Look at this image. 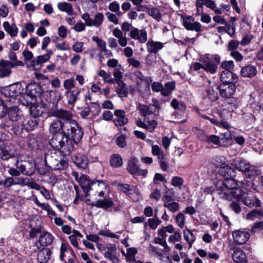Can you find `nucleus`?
I'll return each mask as SVG.
<instances>
[{
  "label": "nucleus",
  "mask_w": 263,
  "mask_h": 263,
  "mask_svg": "<svg viewBox=\"0 0 263 263\" xmlns=\"http://www.w3.org/2000/svg\"><path fill=\"white\" fill-rule=\"evenodd\" d=\"M23 89L19 83H16L4 87L2 92L7 97L16 98L22 92Z\"/></svg>",
  "instance_id": "15"
},
{
  "label": "nucleus",
  "mask_w": 263,
  "mask_h": 263,
  "mask_svg": "<svg viewBox=\"0 0 263 263\" xmlns=\"http://www.w3.org/2000/svg\"><path fill=\"white\" fill-rule=\"evenodd\" d=\"M138 251L136 248L132 247L127 249L126 260L127 262L133 263L136 261V255Z\"/></svg>",
  "instance_id": "51"
},
{
  "label": "nucleus",
  "mask_w": 263,
  "mask_h": 263,
  "mask_svg": "<svg viewBox=\"0 0 263 263\" xmlns=\"http://www.w3.org/2000/svg\"><path fill=\"white\" fill-rule=\"evenodd\" d=\"M220 175L224 179L231 178L235 176V171L232 167L229 166H224L219 171Z\"/></svg>",
  "instance_id": "39"
},
{
  "label": "nucleus",
  "mask_w": 263,
  "mask_h": 263,
  "mask_svg": "<svg viewBox=\"0 0 263 263\" xmlns=\"http://www.w3.org/2000/svg\"><path fill=\"white\" fill-rule=\"evenodd\" d=\"M201 139L202 141H205L208 143H213L216 145L221 146V140H220V137L214 135H211L210 136L204 135L202 137Z\"/></svg>",
  "instance_id": "49"
},
{
  "label": "nucleus",
  "mask_w": 263,
  "mask_h": 263,
  "mask_svg": "<svg viewBox=\"0 0 263 263\" xmlns=\"http://www.w3.org/2000/svg\"><path fill=\"white\" fill-rule=\"evenodd\" d=\"M7 114L12 121L18 122L24 118L22 111L16 106H11L8 109Z\"/></svg>",
  "instance_id": "23"
},
{
  "label": "nucleus",
  "mask_w": 263,
  "mask_h": 263,
  "mask_svg": "<svg viewBox=\"0 0 263 263\" xmlns=\"http://www.w3.org/2000/svg\"><path fill=\"white\" fill-rule=\"evenodd\" d=\"M218 87H215V89L211 87L206 90V97L212 101H215L218 99Z\"/></svg>",
  "instance_id": "52"
},
{
  "label": "nucleus",
  "mask_w": 263,
  "mask_h": 263,
  "mask_svg": "<svg viewBox=\"0 0 263 263\" xmlns=\"http://www.w3.org/2000/svg\"><path fill=\"white\" fill-rule=\"evenodd\" d=\"M118 87H117V92L120 97H126L128 95V89L126 87L125 83L123 81L118 82Z\"/></svg>",
  "instance_id": "50"
},
{
  "label": "nucleus",
  "mask_w": 263,
  "mask_h": 263,
  "mask_svg": "<svg viewBox=\"0 0 263 263\" xmlns=\"http://www.w3.org/2000/svg\"><path fill=\"white\" fill-rule=\"evenodd\" d=\"M41 91L42 87L38 84L30 83L26 87V92L33 99H36L37 97L42 99L49 94L48 91L41 92Z\"/></svg>",
  "instance_id": "12"
},
{
  "label": "nucleus",
  "mask_w": 263,
  "mask_h": 263,
  "mask_svg": "<svg viewBox=\"0 0 263 263\" xmlns=\"http://www.w3.org/2000/svg\"><path fill=\"white\" fill-rule=\"evenodd\" d=\"M46 159L48 166L53 170H65L68 167V162L61 158L57 159L53 156L47 157Z\"/></svg>",
  "instance_id": "14"
},
{
  "label": "nucleus",
  "mask_w": 263,
  "mask_h": 263,
  "mask_svg": "<svg viewBox=\"0 0 263 263\" xmlns=\"http://www.w3.org/2000/svg\"><path fill=\"white\" fill-rule=\"evenodd\" d=\"M33 99L31 98L30 96L26 92V94H24L20 96L19 98V101L24 106H31L32 104V100Z\"/></svg>",
  "instance_id": "64"
},
{
  "label": "nucleus",
  "mask_w": 263,
  "mask_h": 263,
  "mask_svg": "<svg viewBox=\"0 0 263 263\" xmlns=\"http://www.w3.org/2000/svg\"><path fill=\"white\" fill-rule=\"evenodd\" d=\"M114 184L116 185L119 191L128 196L134 194L138 195L139 193L137 187L134 185L118 182H116Z\"/></svg>",
  "instance_id": "20"
},
{
  "label": "nucleus",
  "mask_w": 263,
  "mask_h": 263,
  "mask_svg": "<svg viewBox=\"0 0 263 263\" xmlns=\"http://www.w3.org/2000/svg\"><path fill=\"white\" fill-rule=\"evenodd\" d=\"M220 80L222 84H235L238 81V78L236 74L231 71H222L220 74Z\"/></svg>",
  "instance_id": "24"
},
{
  "label": "nucleus",
  "mask_w": 263,
  "mask_h": 263,
  "mask_svg": "<svg viewBox=\"0 0 263 263\" xmlns=\"http://www.w3.org/2000/svg\"><path fill=\"white\" fill-rule=\"evenodd\" d=\"M22 177L13 178L12 177H7L5 179L0 180V186L7 189L11 187L12 185H20L22 184Z\"/></svg>",
  "instance_id": "28"
},
{
  "label": "nucleus",
  "mask_w": 263,
  "mask_h": 263,
  "mask_svg": "<svg viewBox=\"0 0 263 263\" xmlns=\"http://www.w3.org/2000/svg\"><path fill=\"white\" fill-rule=\"evenodd\" d=\"M72 162L81 169H85L88 165L87 157L82 153H77L72 157Z\"/></svg>",
  "instance_id": "21"
},
{
  "label": "nucleus",
  "mask_w": 263,
  "mask_h": 263,
  "mask_svg": "<svg viewBox=\"0 0 263 263\" xmlns=\"http://www.w3.org/2000/svg\"><path fill=\"white\" fill-rule=\"evenodd\" d=\"M134 76H135L136 78L137 79V83L138 84H140V82L145 80L147 83L146 84L145 89V92L143 95V97H146L150 95V87L149 84L148 83V82H152V79L151 78H146V79H144V77L142 73L140 71H136L134 72Z\"/></svg>",
  "instance_id": "30"
},
{
  "label": "nucleus",
  "mask_w": 263,
  "mask_h": 263,
  "mask_svg": "<svg viewBox=\"0 0 263 263\" xmlns=\"http://www.w3.org/2000/svg\"><path fill=\"white\" fill-rule=\"evenodd\" d=\"M58 8L61 11L65 12L69 15H72L74 12L72 6L67 2H60L58 4Z\"/></svg>",
  "instance_id": "46"
},
{
  "label": "nucleus",
  "mask_w": 263,
  "mask_h": 263,
  "mask_svg": "<svg viewBox=\"0 0 263 263\" xmlns=\"http://www.w3.org/2000/svg\"><path fill=\"white\" fill-rule=\"evenodd\" d=\"M122 30H120L119 28H115L112 30L113 35L118 39L117 43L123 47H126L127 45V39L125 36H123Z\"/></svg>",
  "instance_id": "31"
},
{
  "label": "nucleus",
  "mask_w": 263,
  "mask_h": 263,
  "mask_svg": "<svg viewBox=\"0 0 263 263\" xmlns=\"http://www.w3.org/2000/svg\"><path fill=\"white\" fill-rule=\"evenodd\" d=\"M18 155L15 146L9 142L4 144L1 158L4 160L16 157Z\"/></svg>",
  "instance_id": "17"
},
{
  "label": "nucleus",
  "mask_w": 263,
  "mask_h": 263,
  "mask_svg": "<svg viewBox=\"0 0 263 263\" xmlns=\"http://www.w3.org/2000/svg\"><path fill=\"white\" fill-rule=\"evenodd\" d=\"M226 158L222 156H216L212 159V163L216 167L222 168L226 165Z\"/></svg>",
  "instance_id": "60"
},
{
  "label": "nucleus",
  "mask_w": 263,
  "mask_h": 263,
  "mask_svg": "<svg viewBox=\"0 0 263 263\" xmlns=\"http://www.w3.org/2000/svg\"><path fill=\"white\" fill-rule=\"evenodd\" d=\"M232 258L237 263H245L246 261V255L245 252L240 249H236L234 251Z\"/></svg>",
  "instance_id": "37"
},
{
  "label": "nucleus",
  "mask_w": 263,
  "mask_h": 263,
  "mask_svg": "<svg viewBox=\"0 0 263 263\" xmlns=\"http://www.w3.org/2000/svg\"><path fill=\"white\" fill-rule=\"evenodd\" d=\"M163 47V44L160 42L149 41L146 43L147 51L149 53H157Z\"/></svg>",
  "instance_id": "32"
},
{
  "label": "nucleus",
  "mask_w": 263,
  "mask_h": 263,
  "mask_svg": "<svg viewBox=\"0 0 263 263\" xmlns=\"http://www.w3.org/2000/svg\"><path fill=\"white\" fill-rule=\"evenodd\" d=\"M121 28L124 32L125 35L129 32L128 36L132 39L138 41L139 43H145L147 40V32L144 29H139L134 27L129 22H123Z\"/></svg>",
  "instance_id": "5"
},
{
  "label": "nucleus",
  "mask_w": 263,
  "mask_h": 263,
  "mask_svg": "<svg viewBox=\"0 0 263 263\" xmlns=\"http://www.w3.org/2000/svg\"><path fill=\"white\" fill-rule=\"evenodd\" d=\"M92 40L97 43V46L102 50V51L109 52V50L106 49V44L104 40L100 39L97 36H93L92 37Z\"/></svg>",
  "instance_id": "59"
},
{
  "label": "nucleus",
  "mask_w": 263,
  "mask_h": 263,
  "mask_svg": "<svg viewBox=\"0 0 263 263\" xmlns=\"http://www.w3.org/2000/svg\"><path fill=\"white\" fill-rule=\"evenodd\" d=\"M103 20V14L102 13H98L95 15L93 20L91 19V22L89 24V26H93L96 27H98L102 24Z\"/></svg>",
  "instance_id": "58"
},
{
  "label": "nucleus",
  "mask_w": 263,
  "mask_h": 263,
  "mask_svg": "<svg viewBox=\"0 0 263 263\" xmlns=\"http://www.w3.org/2000/svg\"><path fill=\"white\" fill-rule=\"evenodd\" d=\"M236 85L233 83L221 84L219 87L220 95L223 98L230 99L229 104L233 105L234 108H236L238 104V100L233 97L236 91Z\"/></svg>",
  "instance_id": "6"
},
{
  "label": "nucleus",
  "mask_w": 263,
  "mask_h": 263,
  "mask_svg": "<svg viewBox=\"0 0 263 263\" xmlns=\"http://www.w3.org/2000/svg\"><path fill=\"white\" fill-rule=\"evenodd\" d=\"M194 232H197L196 230H190L186 228L183 231V236L184 239L189 243L190 247H192L193 243L196 240V237L194 234Z\"/></svg>",
  "instance_id": "42"
},
{
  "label": "nucleus",
  "mask_w": 263,
  "mask_h": 263,
  "mask_svg": "<svg viewBox=\"0 0 263 263\" xmlns=\"http://www.w3.org/2000/svg\"><path fill=\"white\" fill-rule=\"evenodd\" d=\"M23 124L22 120L16 122L12 125V130L15 135L18 136H22L23 131L25 130Z\"/></svg>",
  "instance_id": "56"
},
{
  "label": "nucleus",
  "mask_w": 263,
  "mask_h": 263,
  "mask_svg": "<svg viewBox=\"0 0 263 263\" xmlns=\"http://www.w3.org/2000/svg\"><path fill=\"white\" fill-rule=\"evenodd\" d=\"M72 142L66 137L61 135L54 136L49 141L50 145L58 150L64 157L69 155L72 152L73 149Z\"/></svg>",
  "instance_id": "4"
},
{
  "label": "nucleus",
  "mask_w": 263,
  "mask_h": 263,
  "mask_svg": "<svg viewBox=\"0 0 263 263\" xmlns=\"http://www.w3.org/2000/svg\"><path fill=\"white\" fill-rule=\"evenodd\" d=\"M261 218H263V210L262 209H253L250 211L246 216V219L250 220H254Z\"/></svg>",
  "instance_id": "48"
},
{
  "label": "nucleus",
  "mask_w": 263,
  "mask_h": 263,
  "mask_svg": "<svg viewBox=\"0 0 263 263\" xmlns=\"http://www.w3.org/2000/svg\"><path fill=\"white\" fill-rule=\"evenodd\" d=\"M176 84L174 81L167 82L163 86L161 94L164 97H167L170 95L172 91L175 89Z\"/></svg>",
  "instance_id": "47"
},
{
  "label": "nucleus",
  "mask_w": 263,
  "mask_h": 263,
  "mask_svg": "<svg viewBox=\"0 0 263 263\" xmlns=\"http://www.w3.org/2000/svg\"><path fill=\"white\" fill-rule=\"evenodd\" d=\"M35 221L34 219H32L30 221V227L31 228V230L29 233V237L30 238H34L36 236L37 234L40 233L41 231V227L40 224L41 223V221L38 219L35 220V223L36 224H39V226H36L35 227L33 226V222Z\"/></svg>",
  "instance_id": "44"
},
{
  "label": "nucleus",
  "mask_w": 263,
  "mask_h": 263,
  "mask_svg": "<svg viewBox=\"0 0 263 263\" xmlns=\"http://www.w3.org/2000/svg\"><path fill=\"white\" fill-rule=\"evenodd\" d=\"M109 164L112 167H120L123 164V159L119 154H114L110 157Z\"/></svg>",
  "instance_id": "40"
},
{
  "label": "nucleus",
  "mask_w": 263,
  "mask_h": 263,
  "mask_svg": "<svg viewBox=\"0 0 263 263\" xmlns=\"http://www.w3.org/2000/svg\"><path fill=\"white\" fill-rule=\"evenodd\" d=\"M53 241V237L52 234L48 232H43L40 234L39 239L35 245L39 248L40 246H48L50 245Z\"/></svg>",
  "instance_id": "22"
},
{
  "label": "nucleus",
  "mask_w": 263,
  "mask_h": 263,
  "mask_svg": "<svg viewBox=\"0 0 263 263\" xmlns=\"http://www.w3.org/2000/svg\"><path fill=\"white\" fill-rule=\"evenodd\" d=\"M49 60L46 56L44 54L39 55L36 59H34L31 61V66L32 67L39 66L43 63H44L48 61Z\"/></svg>",
  "instance_id": "63"
},
{
  "label": "nucleus",
  "mask_w": 263,
  "mask_h": 263,
  "mask_svg": "<svg viewBox=\"0 0 263 263\" xmlns=\"http://www.w3.org/2000/svg\"><path fill=\"white\" fill-rule=\"evenodd\" d=\"M220 62V57L215 54L211 58H207L204 62V70L211 74H215L218 70V65Z\"/></svg>",
  "instance_id": "8"
},
{
  "label": "nucleus",
  "mask_w": 263,
  "mask_h": 263,
  "mask_svg": "<svg viewBox=\"0 0 263 263\" xmlns=\"http://www.w3.org/2000/svg\"><path fill=\"white\" fill-rule=\"evenodd\" d=\"M138 162V159L135 157H130L128 160L127 171L133 175L146 176L147 170L140 168L137 164Z\"/></svg>",
  "instance_id": "10"
},
{
  "label": "nucleus",
  "mask_w": 263,
  "mask_h": 263,
  "mask_svg": "<svg viewBox=\"0 0 263 263\" xmlns=\"http://www.w3.org/2000/svg\"><path fill=\"white\" fill-rule=\"evenodd\" d=\"M35 165L32 161H26L25 170V175L30 176L34 172Z\"/></svg>",
  "instance_id": "62"
},
{
  "label": "nucleus",
  "mask_w": 263,
  "mask_h": 263,
  "mask_svg": "<svg viewBox=\"0 0 263 263\" xmlns=\"http://www.w3.org/2000/svg\"><path fill=\"white\" fill-rule=\"evenodd\" d=\"M209 120L211 122V123L215 124L220 127H224L227 129L230 128L231 127L230 124L227 122L223 120H218L217 117L216 116H214L213 117H210Z\"/></svg>",
  "instance_id": "54"
},
{
  "label": "nucleus",
  "mask_w": 263,
  "mask_h": 263,
  "mask_svg": "<svg viewBox=\"0 0 263 263\" xmlns=\"http://www.w3.org/2000/svg\"><path fill=\"white\" fill-rule=\"evenodd\" d=\"M257 73L256 66L251 64L242 67L240 70V74L243 78H252L255 76Z\"/></svg>",
  "instance_id": "29"
},
{
  "label": "nucleus",
  "mask_w": 263,
  "mask_h": 263,
  "mask_svg": "<svg viewBox=\"0 0 263 263\" xmlns=\"http://www.w3.org/2000/svg\"><path fill=\"white\" fill-rule=\"evenodd\" d=\"M47 116L49 117L67 119L68 122L64 126V134L61 136L66 137L76 144L81 140L84 134L83 129L76 120L72 119L73 115L71 111L62 108L59 109L57 104L49 109Z\"/></svg>",
  "instance_id": "1"
},
{
  "label": "nucleus",
  "mask_w": 263,
  "mask_h": 263,
  "mask_svg": "<svg viewBox=\"0 0 263 263\" xmlns=\"http://www.w3.org/2000/svg\"><path fill=\"white\" fill-rule=\"evenodd\" d=\"M57 119H54L51 123L49 127V132L52 134L57 135L58 133H60L59 135L64 134V126L66 122H68L67 119H61L57 118Z\"/></svg>",
  "instance_id": "16"
},
{
  "label": "nucleus",
  "mask_w": 263,
  "mask_h": 263,
  "mask_svg": "<svg viewBox=\"0 0 263 263\" xmlns=\"http://www.w3.org/2000/svg\"><path fill=\"white\" fill-rule=\"evenodd\" d=\"M16 66H24L23 62L13 63L5 60L0 61V78H5L10 76L11 73V68Z\"/></svg>",
  "instance_id": "9"
},
{
  "label": "nucleus",
  "mask_w": 263,
  "mask_h": 263,
  "mask_svg": "<svg viewBox=\"0 0 263 263\" xmlns=\"http://www.w3.org/2000/svg\"><path fill=\"white\" fill-rule=\"evenodd\" d=\"M51 254V251L49 248H44L40 250L37 254V260L40 263H47Z\"/></svg>",
  "instance_id": "36"
},
{
  "label": "nucleus",
  "mask_w": 263,
  "mask_h": 263,
  "mask_svg": "<svg viewBox=\"0 0 263 263\" xmlns=\"http://www.w3.org/2000/svg\"><path fill=\"white\" fill-rule=\"evenodd\" d=\"M234 199L241 200L243 203L250 208L260 207L261 205V202L258 199L256 196L249 197L248 196V194L242 191L241 195L236 197Z\"/></svg>",
  "instance_id": "13"
},
{
  "label": "nucleus",
  "mask_w": 263,
  "mask_h": 263,
  "mask_svg": "<svg viewBox=\"0 0 263 263\" xmlns=\"http://www.w3.org/2000/svg\"><path fill=\"white\" fill-rule=\"evenodd\" d=\"M115 118L114 122L116 126H122L128 122V119L125 117V112L123 110L116 109L114 111Z\"/></svg>",
  "instance_id": "26"
},
{
  "label": "nucleus",
  "mask_w": 263,
  "mask_h": 263,
  "mask_svg": "<svg viewBox=\"0 0 263 263\" xmlns=\"http://www.w3.org/2000/svg\"><path fill=\"white\" fill-rule=\"evenodd\" d=\"M46 111L45 104L43 99H41L40 103L32 104L30 107L31 115L35 118L42 116Z\"/></svg>",
  "instance_id": "19"
},
{
  "label": "nucleus",
  "mask_w": 263,
  "mask_h": 263,
  "mask_svg": "<svg viewBox=\"0 0 263 263\" xmlns=\"http://www.w3.org/2000/svg\"><path fill=\"white\" fill-rule=\"evenodd\" d=\"M91 187V190L87 193V197H93L96 201L92 202L90 205L104 210H108L115 205L111 198L106 196L104 197L105 193L109 190L107 183L102 180H96L92 183Z\"/></svg>",
  "instance_id": "2"
},
{
  "label": "nucleus",
  "mask_w": 263,
  "mask_h": 263,
  "mask_svg": "<svg viewBox=\"0 0 263 263\" xmlns=\"http://www.w3.org/2000/svg\"><path fill=\"white\" fill-rule=\"evenodd\" d=\"M139 111L142 116L144 117H149L151 115L158 116L159 114V110L156 108V107L153 105L149 104L141 105L139 107Z\"/></svg>",
  "instance_id": "25"
},
{
  "label": "nucleus",
  "mask_w": 263,
  "mask_h": 263,
  "mask_svg": "<svg viewBox=\"0 0 263 263\" xmlns=\"http://www.w3.org/2000/svg\"><path fill=\"white\" fill-rule=\"evenodd\" d=\"M25 130L30 132L33 130L39 124V120L34 118L33 119L28 118L22 120Z\"/></svg>",
  "instance_id": "34"
},
{
  "label": "nucleus",
  "mask_w": 263,
  "mask_h": 263,
  "mask_svg": "<svg viewBox=\"0 0 263 263\" xmlns=\"http://www.w3.org/2000/svg\"><path fill=\"white\" fill-rule=\"evenodd\" d=\"M25 142L28 148L31 150L37 149L39 148L36 137L33 135H30L27 136L25 139Z\"/></svg>",
  "instance_id": "38"
},
{
  "label": "nucleus",
  "mask_w": 263,
  "mask_h": 263,
  "mask_svg": "<svg viewBox=\"0 0 263 263\" xmlns=\"http://www.w3.org/2000/svg\"><path fill=\"white\" fill-rule=\"evenodd\" d=\"M167 232L172 234L174 232V228L173 225L168 224L165 227H162L158 230V236L154 238V242L159 244L164 248L166 252H170V247L167 245L166 238L167 236Z\"/></svg>",
  "instance_id": "7"
},
{
  "label": "nucleus",
  "mask_w": 263,
  "mask_h": 263,
  "mask_svg": "<svg viewBox=\"0 0 263 263\" xmlns=\"http://www.w3.org/2000/svg\"><path fill=\"white\" fill-rule=\"evenodd\" d=\"M234 241L239 245L246 242L249 239L250 234L248 231L244 229L235 230L232 232Z\"/></svg>",
  "instance_id": "18"
},
{
  "label": "nucleus",
  "mask_w": 263,
  "mask_h": 263,
  "mask_svg": "<svg viewBox=\"0 0 263 263\" xmlns=\"http://www.w3.org/2000/svg\"><path fill=\"white\" fill-rule=\"evenodd\" d=\"M243 174L246 178L253 179L259 174V171L255 166L249 164Z\"/></svg>",
  "instance_id": "41"
},
{
  "label": "nucleus",
  "mask_w": 263,
  "mask_h": 263,
  "mask_svg": "<svg viewBox=\"0 0 263 263\" xmlns=\"http://www.w3.org/2000/svg\"><path fill=\"white\" fill-rule=\"evenodd\" d=\"M171 106L175 109L181 112H184L186 109V106L183 103L178 101L176 99H173L171 102Z\"/></svg>",
  "instance_id": "61"
},
{
  "label": "nucleus",
  "mask_w": 263,
  "mask_h": 263,
  "mask_svg": "<svg viewBox=\"0 0 263 263\" xmlns=\"http://www.w3.org/2000/svg\"><path fill=\"white\" fill-rule=\"evenodd\" d=\"M182 24L184 27L187 30L195 31L199 32L203 30L202 25L198 22H194V19L191 16H185L181 15Z\"/></svg>",
  "instance_id": "11"
},
{
  "label": "nucleus",
  "mask_w": 263,
  "mask_h": 263,
  "mask_svg": "<svg viewBox=\"0 0 263 263\" xmlns=\"http://www.w3.org/2000/svg\"><path fill=\"white\" fill-rule=\"evenodd\" d=\"M147 13L148 15L158 22L161 21L162 16L159 10L156 7L148 8L147 7Z\"/></svg>",
  "instance_id": "55"
},
{
  "label": "nucleus",
  "mask_w": 263,
  "mask_h": 263,
  "mask_svg": "<svg viewBox=\"0 0 263 263\" xmlns=\"http://www.w3.org/2000/svg\"><path fill=\"white\" fill-rule=\"evenodd\" d=\"M21 186H27L32 189L40 191L42 186L34 181H29L28 179L22 177Z\"/></svg>",
  "instance_id": "57"
},
{
  "label": "nucleus",
  "mask_w": 263,
  "mask_h": 263,
  "mask_svg": "<svg viewBox=\"0 0 263 263\" xmlns=\"http://www.w3.org/2000/svg\"><path fill=\"white\" fill-rule=\"evenodd\" d=\"M95 181L91 180L86 175H82L80 177L79 183L82 188L85 195L87 197V193H89L91 188V184Z\"/></svg>",
  "instance_id": "27"
},
{
  "label": "nucleus",
  "mask_w": 263,
  "mask_h": 263,
  "mask_svg": "<svg viewBox=\"0 0 263 263\" xmlns=\"http://www.w3.org/2000/svg\"><path fill=\"white\" fill-rule=\"evenodd\" d=\"M81 90L80 89H73L66 92L67 102L69 104L74 105L76 102L79 99Z\"/></svg>",
  "instance_id": "35"
},
{
  "label": "nucleus",
  "mask_w": 263,
  "mask_h": 263,
  "mask_svg": "<svg viewBox=\"0 0 263 263\" xmlns=\"http://www.w3.org/2000/svg\"><path fill=\"white\" fill-rule=\"evenodd\" d=\"M144 121L146 123V130L149 132H154L157 126V121L155 119H150L149 117H144Z\"/></svg>",
  "instance_id": "53"
},
{
  "label": "nucleus",
  "mask_w": 263,
  "mask_h": 263,
  "mask_svg": "<svg viewBox=\"0 0 263 263\" xmlns=\"http://www.w3.org/2000/svg\"><path fill=\"white\" fill-rule=\"evenodd\" d=\"M230 164L236 170L243 172L250 163L245 160L237 158L236 159H232L231 161Z\"/></svg>",
  "instance_id": "33"
},
{
  "label": "nucleus",
  "mask_w": 263,
  "mask_h": 263,
  "mask_svg": "<svg viewBox=\"0 0 263 263\" xmlns=\"http://www.w3.org/2000/svg\"><path fill=\"white\" fill-rule=\"evenodd\" d=\"M221 140V146H227L232 143V134L230 131L227 130L226 132L221 134L220 137Z\"/></svg>",
  "instance_id": "43"
},
{
  "label": "nucleus",
  "mask_w": 263,
  "mask_h": 263,
  "mask_svg": "<svg viewBox=\"0 0 263 263\" xmlns=\"http://www.w3.org/2000/svg\"><path fill=\"white\" fill-rule=\"evenodd\" d=\"M5 30L11 36H15L18 33V28L15 24L10 25L8 21L4 22L3 24Z\"/></svg>",
  "instance_id": "45"
},
{
  "label": "nucleus",
  "mask_w": 263,
  "mask_h": 263,
  "mask_svg": "<svg viewBox=\"0 0 263 263\" xmlns=\"http://www.w3.org/2000/svg\"><path fill=\"white\" fill-rule=\"evenodd\" d=\"M222 185L220 189L217 190V194L222 199L232 200L242 193V190L238 187V181L234 177L224 179Z\"/></svg>",
  "instance_id": "3"
}]
</instances>
